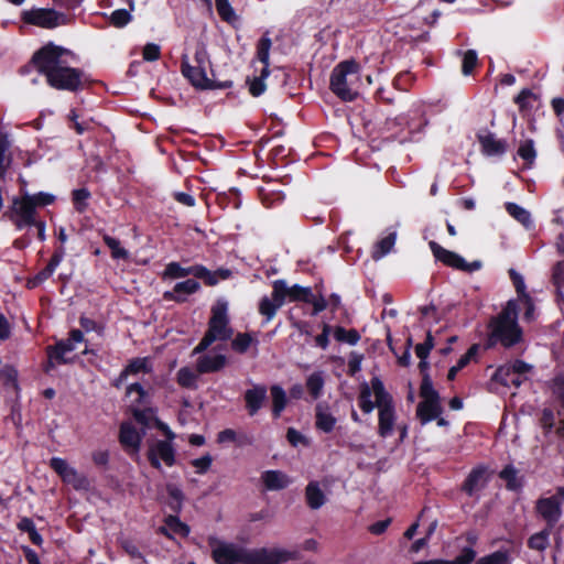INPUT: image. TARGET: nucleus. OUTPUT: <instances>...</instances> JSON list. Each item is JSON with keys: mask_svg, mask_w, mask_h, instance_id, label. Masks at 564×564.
<instances>
[{"mask_svg": "<svg viewBox=\"0 0 564 564\" xmlns=\"http://www.w3.org/2000/svg\"><path fill=\"white\" fill-rule=\"evenodd\" d=\"M72 51L48 42L34 52L31 64L45 77L46 84L56 89L77 93L85 88L87 82L83 69L70 67L64 55H72Z\"/></svg>", "mask_w": 564, "mask_h": 564, "instance_id": "1", "label": "nucleus"}, {"mask_svg": "<svg viewBox=\"0 0 564 564\" xmlns=\"http://www.w3.org/2000/svg\"><path fill=\"white\" fill-rule=\"evenodd\" d=\"M519 310L518 302L509 300L501 312L490 318L486 339L487 349L494 348L498 344L510 349L523 341V330L518 323Z\"/></svg>", "mask_w": 564, "mask_h": 564, "instance_id": "2", "label": "nucleus"}, {"mask_svg": "<svg viewBox=\"0 0 564 564\" xmlns=\"http://www.w3.org/2000/svg\"><path fill=\"white\" fill-rule=\"evenodd\" d=\"M313 292L308 286L294 284L288 286L285 280H275L272 283L271 297L263 296L259 302V313L264 316L265 322H270L276 315L278 310L289 299L291 302L307 303L312 301Z\"/></svg>", "mask_w": 564, "mask_h": 564, "instance_id": "3", "label": "nucleus"}, {"mask_svg": "<svg viewBox=\"0 0 564 564\" xmlns=\"http://www.w3.org/2000/svg\"><path fill=\"white\" fill-rule=\"evenodd\" d=\"M359 70L360 66L355 59L337 64L330 74L332 93L343 101H354L358 97Z\"/></svg>", "mask_w": 564, "mask_h": 564, "instance_id": "4", "label": "nucleus"}, {"mask_svg": "<svg viewBox=\"0 0 564 564\" xmlns=\"http://www.w3.org/2000/svg\"><path fill=\"white\" fill-rule=\"evenodd\" d=\"M371 383L373 394L377 398L378 435L382 438H388L393 434L397 422L393 397L386 390L379 377H372Z\"/></svg>", "mask_w": 564, "mask_h": 564, "instance_id": "5", "label": "nucleus"}, {"mask_svg": "<svg viewBox=\"0 0 564 564\" xmlns=\"http://www.w3.org/2000/svg\"><path fill=\"white\" fill-rule=\"evenodd\" d=\"M3 217L11 221L17 230L32 227V224H35L36 210L29 198V193L14 196Z\"/></svg>", "mask_w": 564, "mask_h": 564, "instance_id": "6", "label": "nucleus"}, {"mask_svg": "<svg viewBox=\"0 0 564 564\" xmlns=\"http://www.w3.org/2000/svg\"><path fill=\"white\" fill-rule=\"evenodd\" d=\"M564 486L555 488L550 497H540L535 501L534 511L549 528H555L563 516Z\"/></svg>", "mask_w": 564, "mask_h": 564, "instance_id": "7", "label": "nucleus"}, {"mask_svg": "<svg viewBox=\"0 0 564 564\" xmlns=\"http://www.w3.org/2000/svg\"><path fill=\"white\" fill-rule=\"evenodd\" d=\"M21 20L29 25L42 29H55L69 23L70 18L63 12L51 8H32L21 12Z\"/></svg>", "mask_w": 564, "mask_h": 564, "instance_id": "8", "label": "nucleus"}, {"mask_svg": "<svg viewBox=\"0 0 564 564\" xmlns=\"http://www.w3.org/2000/svg\"><path fill=\"white\" fill-rule=\"evenodd\" d=\"M228 307L226 302H217L212 308V316L208 322L206 335L214 338V341H227L232 337L234 330L229 326Z\"/></svg>", "mask_w": 564, "mask_h": 564, "instance_id": "9", "label": "nucleus"}, {"mask_svg": "<svg viewBox=\"0 0 564 564\" xmlns=\"http://www.w3.org/2000/svg\"><path fill=\"white\" fill-rule=\"evenodd\" d=\"M212 558L216 564H246L248 549L235 543L210 539Z\"/></svg>", "mask_w": 564, "mask_h": 564, "instance_id": "10", "label": "nucleus"}, {"mask_svg": "<svg viewBox=\"0 0 564 564\" xmlns=\"http://www.w3.org/2000/svg\"><path fill=\"white\" fill-rule=\"evenodd\" d=\"M147 458L152 468L162 469V463L167 467L176 464V449L173 442L155 440L149 443Z\"/></svg>", "mask_w": 564, "mask_h": 564, "instance_id": "11", "label": "nucleus"}, {"mask_svg": "<svg viewBox=\"0 0 564 564\" xmlns=\"http://www.w3.org/2000/svg\"><path fill=\"white\" fill-rule=\"evenodd\" d=\"M292 558L293 554L285 550L248 549L246 564H282Z\"/></svg>", "mask_w": 564, "mask_h": 564, "instance_id": "12", "label": "nucleus"}, {"mask_svg": "<svg viewBox=\"0 0 564 564\" xmlns=\"http://www.w3.org/2000/svg\"><path fill=\"white\" fill-rule=\"evenodd\" d=\"M50 467L61 477V479L68 485H72L76 490L85 488L87 479L85 476L68 465V463L61 457H52L50 459Z\"/></svg>", "mask_w": 564, "mask_h": 564, "instance_id": "13", "label": "nucleus"}, {"mask_svg": "<svg viewBox=\"0 0 564 564\" xmlns=\"http://www.w3.org/2000/svg\"><path fill=\"white\" fill-rule=\"evenodd\" d=\"M489 481V469L486 465H477L474 467L460 486L462 492L468 497H474L478 491L486 488Z\"/></svg>", "mask_w": 564, "mask_h": 564, "instance_id": "14", "label": "nucleus"}, {"mask_svg": "<svg viewBox=\"0 0 564 564\" xmlns=\"http://www.w3.org/2000/svg\"><path fill=\"white\" fill-rule=\"evenodd\" d=\"M181 73L197 89L208 90L210 87L206 67L192 66L186 55L181 58Z\"/></svg>", "mask_w": 564, "mask_h": 564, "instance_id": "15", "label": "nucleus"}, {"mask_svg": "<svg viewBox=\"0 0 564 564\" xmlns=\"http://www.w3.org/2000/svg\"><path fill=\"white\" fill-rule=\"evenodd\" d=\"M65 257V248L63 246L57 247L47 264L39 271L34 276L30 278L26 281L28 289H35L40 286L43 282L48 280L53 273L55 272L56 268L59 265V263L63 261Z\"/></svg>", "mask_w": 564, "mask_h": 564, "instance_id": "16", "label": "nucleus"}, {"mask_svg": "<svg viewBox=\"0 0 564 564\" xmlns=\"http://www.w3.org/2000/svg\"><path fill=\"white\" fill-rule=\"evenodd\" d=\"M188 275H193L196 279H200L203 276L209 275V273L208 269L203 264H195L188 268H184L181 265V263L173 261L165 265L162 278L164 280H175L186 278Z\"/></svg>", "mask_w": 564, "mask_h": 564, "instance_id": "17", "label": "nucleus"}, {"mask_svg": "<svg viewBox=\"0 0 564 564\" xmlns=\"http://www.w3.org/2000/svg\"><path fill=\"white\" fill-rule=\"evenodd\" d=\"M481 148V153L487 156L502 155L507 151V142L496 139L495 134L488 130H480L476 134Z\"/></svg>", "mask_w": 564, "mask_h": 564, "instance_id": "18", "label": "nucleus"}, {"mask_svg": "<svg viewBox=\"0 0 564 564\" xmlns=\"http://www.w3.org/2000/svg\"><path fill=\"white\" fill-rule=\"evenodd\" d=\"M268 388L264 384H253L243 393L245 406L250 416L256 415L267 400Z\"/></svg>", "mask_w": 564, "mask_h": 564, "instance_id": "19", "label": "nucleus"}, {"mask_svg": "<svg viewBox=\"0 0 564 564\" xmlns=\"http://www.w3.org/2000/svg\"><path fill=\"white\" fill-rule=\"evenodd\" d=\"M200 289V284L195 279H187L182 282H177L171 291L163 293L165 301H173L176 303H184L187 301V296L196 293Z\"/></svg>", "mask_w": 564, "mask_h": 564, "instance_id": "20", "label": "nucleus"}, {"mask_svg": "<svg viewBox=\"0 0 564 564\" xmlns=\"http://www.w3.org/2000/svg\"><path fill=\"white\" fill-rule=\"evenodd\" d=\"M119 442L127 452L131 449L137 454L140 451L142 435L131 423L123 422L119 429Z\"/></svg>", "mask_w": 564, "mask_h": 564, "instance_id": "21", "label": "nucleus"}, {"mask_svg": "<svg viewBox=\"0 0 564 564\" xmlns=\"http://www.w3.org/2000/svg\"><path fill=\"white\" fill-rule=\"evenodd\" d=\"M434 258L444 265L459 270L464 264V258L458 253L447 250L435 241L429 243Z\"/></svg>", "mask_w": 564, "mask_h": 564, "instance_id": "22", "label": "nucleus"}, {"mask_svg": "<svg viewBox=\"0 0 564 564\" xmlns=\"http://www.w3.org/2000/svg\"><path fill=\"white\" fill-rule=\"evenodd\" d=\"M261 480L270 491L285 489L291 484L289 476L281 470H265L261 474Z\"/></svg>", "mask_w": 564, "mask_h": 564, "instance_id": "23", "label": "nucleus"}, {"mask_svg": "<svg viewBox=\"0 0 564 564\" xmlns=\"http://www.w3.org/2000/svg\"><path fill=\"white\" fill-rule=\"evenodd\" d=\"M75 349V344L69 339H59L55 345L46 347L47 357L55 358L57 365H66L72 360L65 357V354L72 352Z\"/></svg>", "mask_w": 564, "mask_h": 564, "instance_id": "24", "label": "nucleus"}, {"mask_svg": "<svg viewBox=\"0 0 564 564\" xmlns=\"http://www.w3.org/2000/svg\"><path fill=\"white\" fill-rule=\"evenodd\" d=\"M442 411L441 401H422L416 406V416L422 424H426L437 419Z\"/></svg>", "mask_w": 564, "mask_h": 564, "instance_id": "25", "label": "nucleus"}, {"mask_svg": "<svg viewBox=\"0 0 564 564\" xmlns=\"http://www.w3.org/2000/svg\"><path fill=\"white\" fill-rule=\"evenodd\" d=\"M226 365L224 355L209 356L205 355L197 359L196 369L198 373H212L221 370Z\"/></svg>", "mask_w": 564, "mask_h": 564, "instance_id": "26", "label": "nucleus"}, {"mask_svg": "<svg viewBox=\"0 0 564 564\" xmlns=\"http://www.w3.org/2000/svg\"><path fill=\"white\" fill-rule=\"evenodd\" d=\"M170 531L183 538L189 534V527L181 521L178 514H169L164 518V527L160 528V532L167 538H172Z\"/></svg>", "mask_w": 564, "mask_h": 564, "instance_id": "27", "label": "nucleus"}, {"mask_svg": "<svg viewBox=\"0 0 564 564\" xmlns=\"http://www.w3.org/2000/svg\"><path fill=\"white\" fill-rule=\"evenodd\" d=\"M336 417L324 409L323 403L315 406V426L324 433H332L336 425Z\"/></svg>", "mask_w": 564, "mask_h": 564, "instance_id": "28", "label": "nucleus"}, {"mask_svg": "<svg viewBox=\"0 0 564 564\" xmlns=\"http://www.w3.org/2000/svg\"><path fill=\"white\" fill-rule=\"evenodd\" d=\"M129 412L133 420L144 429L151 427V423H154V420L158 419L156 409L150 405L143 408L130 405Z\"/></svg>", "mask_w": 564, "mask_h": 564, "instance_id": "29", "label": "nucleus"}, {"mask_svg": "<svg viewBox=\"0 0 564 564\" xmlns=\"http://www.w3.org/2000/svg\"><path fill=\"white\" fill-rule=\"evenodd\" d=\"M270 393L272 399V416L273 419H279L282 412L285 410L288 405V395L284 389L279 384H273L270 387Z\"/></svg>", "mask_w": 564, "mask_h": 564, "instance_id": "30", "label": "nucleus"}, {"mask_svg": "<svg viewBox=\"0 0 564 564\" xmlns=\"http://www.w3.org/2000/svg\"><path fill=\"white\" fill-rule=\"evenodd\" d=\"M476 551L471 546H465L462 549L460 553L453 560H429V561H417L413 564H471L476 558Z\"/></svg>", "mask_w": 564, "mask_h": 564, "instance_id": "31", "label": "nucleus"}, {"mask_svg": "<svg viewBox=\"0 0 564 564\" xmlns=\"http://www.w3.org/2000/svg\"><path fill=\"white\" fill-rule=\"evenodd\" d=\"M305 499L307 506L313 510L319 509L326 502L325 494L317 481L313 480L307 484L305 488Z\"/></svg>", "mask_w": 564, "mask_h": 564, "instance_id": "32", "label": "nucleus"}, {"mask_svg": "<svg viewBox=\"0 0 564 564\" xmlns=\"http://www.w3.org/2000/svg\"><path fill=\"white\" fill-rule=\"evenodd\" d=\"M554 528H549L544 525V528L532 534L527 542L529 549L543 552L550 545V535L553 533Z\"/></svg>", "mask_w": 564, "mask_h": 564, "instance_id": "33", "label": "nucleus"}, {"mask_svg": "<svg viewBox=\"0 0 564 564\" xmlns=\"http://www.w3.org/2000/svg\"><path fill=\"white\" fill-rule=\"evenodd\" d=\"M152 370L153 368L149 357H135L130 359L128 365L123 368V377L138 375L140 372L150 373Z\"/></svg>", "mask_w": 564, "mask_h": 564, "instance_id": "34", "label": "nucleus"}, {"mask_svg": "<svg viewBox=\"0 0 564 564\" xmlns=\"http://www.w3.org/2000/svg\"><path fill=\"white\" fill-rule=\"evenodd\" d=\"M167 500L166 506L173 512V514H178L183 508L184 494L183 491L175 485L169 484L166 485Z\"/></svg>", "mask_w": 564, "mask_h": 564, "instance_id": "35", "label": "nucleus"}, {"mask_svg": "<svg viewBox=\"0 0 564 564\" xmlns=\"http://www.w3.org/2000/svg\"><path fill=\"white\" fill-rule=\"evenodd\" d=\"M373 393L372 390V383L370 382V386L367 382H364L360 384V392L358 397V405L360 410L369 414L373 411L375 408H377V400H371V394ZM375 399H377L375 397Z\"/></svg>", "mask_w": 564, "mask_h": 564, "instance_id": "36", "label": "nucleus"}, {"mask_svg": "<svg viewBox=\"0 0 564 564\" xmlns=\"http://www.w3.org/2000/svg\"><path fill=\"white\" fill-rule=\"evenodd\" d=\"M499 478L506 481V488L510 491H518L522 488V481L518 477L517 468L509 464L499 473Z\"/></svg>", "mask_w": 564, "mask_h": 564, "instance_id": "37", "label": "nucleus"}, {"mask_svg": "<svg viewBox=\"0 0 564 564\" xmlns=\"http://www.w3.org/2000/svg\"><path fill=\"white\" fill-rule=\"evenodd\" d=\"M132 393H137L138 397L132 401L131 405H138L140 408L149 406L150 394L141 383L133 382L127 387L126 395H130Z\"/></svg>", "mask_w": 564, "mask_h": 564, "instance_id": "38", "label": "nucleus"}, {"mask_svg": "<svg viewBox=\"0 0 564 564\" xmlns=\"http://www.w3.org/2000/svg\"><path fill=\"white\" fill-rule=\"evenodd\" d=\"M90 197H91V193L86 187L73 189L72 191V203H73L74 209L79 214L85 213L88 208V200Z\"/></svg>", "mask_w": 564, "mask_h": 564, "instance_id": "39", "label": "nucleus"}, {"mask_svg": "<svg viewBox=\"0 0 564 564\" xmlns=\"http://www.w3.org/2000/svg\"><path fill=\"white\" fill-rule=\"evenodd\" d=\"M272 46L271 39L264 34L260 37L257 43V58L263 64V68L270 66V50Z\"/></svg>", "mask_w": 564, "mask_h": 564, "instance_id": "40", "label": "nucleus"}, {"mask_svg": "<svg viewBox=\"0 0 564 564\" xmlns=\"http://www.w3.org/2000/svg\"><path fill=\"white\" fill-rule=\"evenodd\" d=\"M334 338L339 343H347L354 346L360 340V334L355 328L346 329L343 326H336L334 328Z\"/></svg>", "mask_w": 564, "mask_h": 564, "instance_id": "41", "label": "nucleus"}, {"mask_svg": "<svg viewBox=\"0 0 564 564\" xmlns=\"http://www.w3.org/2000/svg\"><path fill=\"white\" fill-rule=\"evenodd\" d=\"M324 378L322 372H313L306 379V388L312 399H318L323 393Z\"/></svg>", "mask_w": 564, "mask_h": 564, "instance_id": "42", "label": "nucleus"}, {"mask_svg": "<svg viewBox=\"0 0 564 564\" xmlns=\"http://www.w3.org/2000/svg\"><path fill=\"white\" fill-rule=\"evenodd\" d=\"M252 343H258L249 333H238L231 340V348L238 354H245Z\"/></svg>", "mask_w": 564, "mask_h": 564, "instance_id": "43", "label": "nucleus"}, {"mask_svg": "<svg viewBox=\"0 0 564 564\" xmlns=\"http://www.w3.org/2000/svg\"><path fill=\"white\" fill-rule=\"evenodd\" d=\"M420 395L423 401H441L440 393L433 387L431 376H424V378H422Z\"/></svg>", "mask_w": 564, "mask_h": 564, "instance_id": "44", "label": "nucleus"}, {"mask_svg": "<svg viewBox=\"0 0 564 564\" xmlns=\"http://www.w3.org/2000/svg\"><path fill=\"white\" fill-rule=\"evenodd\" d=\"M506 210L510 216H512L516 220L521 223L524 226H529L531 224V215L523 207L519 206L516 203H507Z\"/></svg>", "mask_w": 564, "mask_h": 564, "instance_id": "45", "label": "nucleus"}, {"mask_svg": "<svg viewBox=\"0 0 564 564\" xmlns=\"http://www.w3.org/2000/svg\"><path fill=\"white\" fill-rule=\"evenodd\" d=\"M102 240H104L105 245L110 249L111 257L113 259L119 260V259L128 258V251L121 247V243L117 238L105 234L102 236Z\"/></svg>", "mask_w": 564, "mask_h": 564, "instance_id": "46", "label": "nucleus"}, {"mask_svg": "<svg viewBox=\"0 0 564 564\" xmlns=\"http://www.w3.org/2000/svg\"><path fill=\"white\" fill-rule=\"evenodd\" d=\"M217 13L220 19L227 23H232L237 20L235 10L232 9L229 0H215Z\"/></svg>", "mask_w": 564, "mask_h": 564, "instance_id": "47", "label": "nucleus"}, {"mask_svg": "<svg viewBox=\"0 0 564 564\" xmlns=\"http://www.w3.org/2000/svg\"><path fill=\"white\" fill-rule=\"evenodd\" d=\"M10 148L9 137L6 132H0V176H4L8 166L11 163L10 158H6V153Z\"/></svg>", "mask_w": 564, "mask_h": 564, "instance_id": "48", "label": "nucleus"}, {"mask_svg": "<svg viewBox=\"0 0 564 564\" xmlns=\"http://www.w3.org/2000/svg\"><path fill=\"white\" fill-rule=\"evenodd\" d=\"M197 376L188 367H182L176 375L177 383L182 388L193 389L196 387Z\"/></svg>", "mask_w": 564, "mask_h": 564, "instance_id": "49", "label": "nucleus"}, {"mask_svg": "<svg viewBox=\"0 0 564 564\" xmlns=\"http://www.w3.org/2000/svg\"><path fill=\"white\" fill-rule=\"evenodd\" d=\"M270 70L262 68L260 76L249 80V91L253 97H259L265 91L264 79L269 76Z\"/></svg>", "mask_w": 564, "mask_h": 564, "instance_id": "50", "label": "nucleus"}, {"mask_svg": "<svg viewBox=\"0 0 564 564\" xmlns=\"http://www.w3.org/2000/svg\"><path fill=\"white\" fill-rule=\"evenodd\" d=\"M132 20V15L126 9H117L111 12L109 22L112 26L121 29L129 24Z\"/></svg>", "mask_w": 564, "mask_h": 564, "instance_id": "51", "label": "nucleus"}, {"mask_svg": "<svg viewBox=\"0 0 564 564\" xmlns=\"http://www.w3.org/2000/svg\"><path fill=\"white\" fill-rule=\"evenodd\" d=\"M553 284L556 286V297L563 299L562 289L564 288V260L558 261L554 268L552 273Z\"/></svg>", "mask_w": 564, "mask_h": 564, "instance_id": "52", "label": "nucleus"}, {"mask_svg": "<svg viewBox=\"0 0 564 564\" xmlns=\"http://www.w3.org/2000/svg\"><path fill=\"white\" fill-rule=\"evenodd\" d=\"M209 275L200 278L208 286L216 285L219 280H227L232 275V272L226 268H219L216 271L208 270Z\"/></svg>", "mask_w": 564, "mask_h": 564, "instance_id": "53", "label": "nucleus"}, {"mask_svg": "<svg viewBox=\"0 0 564 564\" xmlns=\"http://www.w3.org/2000/svg\"><path fill=\"white\" fill-rule=\"evenodd\" d=\"M509 555L507 551H496L486 556L479 557L475 564H508Z\"/></svg>", "mask_w": 564, "mask_h": 564, "instance_id": "54", "label": "nucleus"}, {"mask_svg": "<svg viewBox=\"0 0 564 564\" xmlns=\"http://www.w3.org/2000/svg\"><path fill=\"white\" fill-rule=\"evenodd\" d=\"M478 65V55L474 50H467L462 61V72L465 76L470 75Z\"/></svg>", "mask_w": 564, "mask_h": 564, "instance_id": "55", "label": "nucleus"}, {"mask_svg": "<svg viewBox=\"0 0 564 564\" xmlns=\"http://www.w3.org/2000/svg\"><path fill=\"white\" fill-rule=\"evenodd\" d=\"M518 155L531 165L536 158L533 140L529 139L522 142L518 149Z\"/></svg>", "mask_w": 564, "mask_h": 564, "instance_id": "56", "label": "nucleus"}, {"mask_svg": "<svg viewBox=\"0 0 564 564\" xmlns=\"http://www.w3.org/2000/svg\"><path fill=\"white\" fill-rule=\"evenodd\" d=\"M119 544L120 547L130 556V558L144 562V555L133 540L122 539L119 541Z\"/></svg>", "mask_w": 564, "mask_h": 564, "instance_id": "57", "label": "nucleus"}, {"mask_svg": "<svg viewBox=\"0 0 564 564\" xmlns=\"http://www.w3.org/2000/svg\"><path fill=\"white\" fill-rule=\"evenodd\" d=\"M434 348V337L432 333L429 330L426 333V338L424 343L417 344L414 348L415 355L420 359H427L431 350Z\"/></svg>", "mask_w": 564, "mask_h": 564, "instance_id": "58", "label": "nucleus"}, {"mask_svg": "<svg viewBox=\"0 0 564 564\" xmlns=\"http://www.w3.org/2000/svg\"><path fill=\"white\" fill-rule=\"evenodd\" d=\"M513 376L512 371H510V368L508 364L499 366L494 375L491 376V380L500 383L503 387H510V378Z\"/></svg>", "mask_w": 564, "mask_h": 564, "instance_id": "59", "label": "nucleus"}, {"mask_svg": "<svg viewBox=\"0 0 564 564\" xmlns=\"http://www.w3.org/2000/svg\"><path fill=\"white\" fill-rule=\"evenodd\" d=\"M395 239H397L395 232H390L389 235H387L386 237L380 239L377 242V250L375 253H378L379 257H382V256H386L387 253H389L395 243Z\"/></svg>", "mask_w": 564, "mask_h": 564, "instance_id": "60", "label": "nucleus"}, {"mask_svg": "<svg viewBox=\"0 0 564 564\" xmlns=\"http://www.w3.org/2000/svg\"><path fill=\"white\" fill-rule=\"evenodd\" d=\"M29 198L31 199L35 209L37 207H45V206L52 205L56 199L53 194L45 193V192L29 194Z\"/></svg>", "mask_w": 564, "mask_h": 564, "instance_id": "61", "label": "nucleus"}, {"mask_svg": "<svg viewBox=\"0 0 564 564\" xmlns=\"http://www.w3.org/2000/svg\"><path fill=\"white\" fill-rule=\"evenodd\" d=\"M509 276L513 283V286L516 289V292L518 294V299H521V297H525L528 295H530L528 292H527V286H525V283H524V280L522 278V275L520 273H518L514 269H510L509 270Z\"/></svg>", "mask_w": 564, "mask_h": 564, "instance_id": "62", "label": "nucleus"}, {"mask_svg": "<svg viewBox=\"0 0 564 564\" xmlns=\"http://www.w3.org/2000/svg\"><path fill=\"white\" fill-rule=\"evenodd\" d=\"M413 80H414V77L411 75L410 72H402V73H399L393 78L392 85L397 90L406 91V90H409Z\"/></svg>", "mask_w": 564, "mask_h": 564, "instance_id": "63", "label": "nucleus"}, {"mask_svg": "<svg viewBox=\"0 0 564 564\" xmlns=\"http://www.w3.org/2000/svg\"><path fill=\"white\" fill-rule=\"evenodd\" d=\"M540 425L544 431V434H549L553 431L555 426V416L554 412L550 408H545L542 411L541 417H540Z\"/></svg>", "mask_w": 564, "mask_h": 564, "instance_id": "64", "label": "nucleus"}]
</instances>
